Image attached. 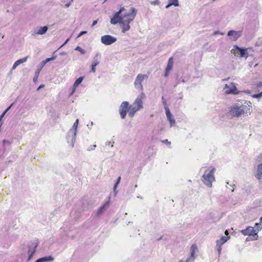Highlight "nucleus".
<instances>
[{
  "instance_id": "nucleus-16",
  "label": "nucleus",
  "mask_w": 262,
  "mask_h": 262,
  "mask_svg": "<svg viewBox=\"0 0 262 262\" xmlns=\"http://www.w3.org/2000/svg\"><path fill=\"white\" fill-rule=\"evenodd\" d=\"M255 176L258 180L261 179L262 176V163L257 165V172Z\"/></svg>"
},
{
  "instance_id": "nucleus-43",
  "label": "nucleus",
  "mask_w": 262,
  "mask_h": 262,
  "mask_svg": "<svg viewBox=\"0 0 262 262\" xmlns=\"http://www.w3.org/2000/svg\"><path fill=\"white\" fill-rule=\"evenodd\" d=\"M251 240L250 237H247L246 241H249Z\"/></svg>"
},
{
  "instance_id": "nucleus-29",
  "label": "nucleus",
  "mask_w": 262,
  "mask_h": 262,
  "mask_svg": "<svg viewBox=\"0 0 262 262\" xmlns=\"http://www.w3.org/2000/svg\"><path fill=\"white\" fill-rule=\"evenodd\" d=\"M114 141H107L105 143V145L113 147L114 146Z\"/></svg>"
},
{
  "instance_id": "nucleus-24",
  "label": "nucleus",
  "mask_w": 262,
  "mask_h": 262,
  "mask_svg": "<svg viewBox=\"0 0 262 262\" xmlns=\"http://www.w3.org/2000/svg\"><path fill=\"white\" fill-rule=\"evenodd\" d=\"M256 229V232H258L260 230L262 229V225L260 223H257L255 224L254 227Z\"/></svg>"
},
{
  "instance_id": "nucleus-9",
  "label": "nucleus",
  "mask_w": 262,
  "mask_h": 262,
  "mask_svg": "<svg viewBox=\"0 0 262 262\" xmlns=\"http://www.w3.org/2000/svg\"><path fill=\"white\" fill-rule=\"evenodd\" d=\"M148 76L145 74H138L136 78L134 84L136 88L143 90L142 82L145 78H147Z\"/></svg>"
},
{
  "instance_id": "nucleus-51",
  "label": "nucleus",
  "mask_w": 262,
  "mask_h": 262,
  "mask_svg": "<svg viewBox=\"0 0 262 262\" xmlns=\"http://www.w3.org/2000/svg\"><path fill=\"white\" fill-rule=\"evenodd\" d=\"M139 198L142 199V197L138 196Z\"/></svg>"
},
{
  "instance_id": "nucleus-37",
  "label": "nucleus",
  "mask_w": 262,
  "mask_h": 262,
  "mask_svg": "<svg viewBox=\"0 0 262 262\" xmlns=\"http://www.w3.org/2000/svg\"><path fill=\"white\" fill-rule=\"evenodd\" d=\"M86 33V31H81L78 35V37L81 36L82 35Z\"/></svg>"
},
{
  "instance_id": "nucleus-42",
  "label": "nucleus",
  "mask_w": 262,
  "mask_h": 262,
  "mask_svg": "<svg viewBox=\"0 0 262 262\" xmlns=\"http://www.w3.org/2000/svg\"><path fill=\"white\" fill-rule=\"evenodd\" d=\"M225 235H226L227 236H228V234H229V233H228V231L227 230H226V231H225Z\"/></svg>"
},
{
  "instance_id": "nucleus-19",
  "label": "nucleus",
  "mask_w": 262,
  "mask_h": 262,
  "mask_svg": "<svg viewBox=\"0 0 262 262\" xmlns=\"http://www.w3.org/2000/svg\"><path fill=\"white\" fill-rule=\"evenodd\" d=\"M37 246V244H35L33 247V250L32 251H31L30 249H29L28 254H29V257L27 259L28 261L30 260L31 259L33 256L34 254H35V253L36 252V248Z\"/></svg>"
},
{
  "instance_id": "nucleus-20",
  "label": "nucleus",
  "mask_w": 262,
  "mask_h": 262,
  "mask_svg": "<svg viewBox=\"0 0 262 262\" xmlns=\"http://www.w3.org/2000/svg\"><path fill=\"white\" fill-rule=\"evenodd\" d=\"M83 80V77H80L79 78H78L76 81L75 82H74V85H73V90H72V94L75 92L76 88L78 86V85L81 83V82H82Z\"/></svg>"
},
{
  "instance_id": "nucleus-4",
  "label": "nucleus",
  "mask_w": 262,
  "mask_h": 262,
  "mask_svg": "<svg viewBox=\"0 0 262 262\" xmlns=\"http://www.w3.org/2000/svg\"><path fill=\"white\" fill-rule=\"evenodd\" d=\"M215 171V169L214 168H212L209 171L206 170L202 177V181L208 187H211L212 182L215 181L214 176Z\"/></svg>"
},
{
  "instance_id": "nucleus-39",
  "label": "nucleus",
  "mask_w": 262,
  "mask_h": 262,
  "mask_svg": "<svg viewBox=\"0 0 262 262\" xmlns=\"http://www.w3.org/2000/svg\"><path fill=\"white\" fill-rule=\"evenodd\" d=\"M97 23V20H94L92 24V27L94 26Z\"/></svg>"
},
{
  "instance_id": "nucleus-30",
  "label": "nucleus",
  "mask_w": 262,
  "mask_h": 262,
  "mask_svg": "<svg viewBox=\"0 0 262 262\" xmlns=\"http://www.w3.org/2000/svg\"><path fill=\"white\" fill-rule=\"evenodd\" d=\"M253 98H260L262 97V92L258 94H254L252 96Z\"/></svg>"
},
{
  "instance_id": "nucleus-50",
  "label": "nucleus",
  "mask_w": 262,
  "mask_h": 262,
  "mask_svg": "<svg viewBox=\"0 0 262 262\" xmlns=\"http://www.w3.org/2000/svg\"><path fill=\"white\" fill-rule=\"evenodd\" d=\"M139 198L142 199V197L138 196Z\"/></svg>"
},
{
  "instance_id": "nucleus-23",
  "label": "nucleus",
  "mask_w": 262,
  "mask_h": 262,
  "mask_svg": "<svg viewBox=\"0 0 262 262\" xmlns=\"http://www.w3.org/2000/svg\"><path fill=\"white\" fill-rule=\"evenodd\" d=\"M120 180H121V177H119L114 186V188H113V190H114V192H115V195H116L117 192L116 191V189H117V187L118 185V184H119L120 182Z\"/></svg>"
},
{
  "instance_id": "nucleus-17",
  "label": "nucleus",
  "mask_w": 262,
  "mask_h": 262,
  "mask_svg": "<svg viewBox=\"0 0 262 262\" xmlns=\"http://www.w3.org/2000/svg\"><path fill=\"white\" fill-rule=\"evenodd\" d=\"M54 259V258L51 256H45L41 257L38 259H37L35 262H47V261H53Z\"/></svg>"
},
{
  "instance_id": "nucleus-13",
  "label": "nucleus",
  "mask_w": 262,
  "mask_h": 262,
  "mask_svg": "<svg viewBox=\"0 0 262 262\" xmlns=\"http://www.w3.org/2000/svg\"><path fill=\"white\" fill-rule=\"evenodd\" d=\"M235 49L238 50L240 53V56L241 57H248V52H247V49L241 48L237 46L234 47Z\"/></svg>"
},
{
  "instance_id": "nucleus-3",
  "label": "nucleus",
  "mask_w": 262,
  "mask_h": 262,
  "mask_svg": "<svg viewBox=\"0 0 262 262\" xmlns=\"http://www.w3.org/2000/svg\"><path fill=\"white\" fill-rule=\"evenodd\" d=\"M251 109V107L249 105L235 104L231 107L230 112L231 115H244L250 114Z\"/></svg>"
},
{
  "instance_id": "nucleus-2",
  "label": "nucleus",
  "mask_w": 262,
  "mask_h": 262,
  "mask_svg": "<svg viewBox=\"0 0 262 262\" xmlns=\"http://www.w3.org/2000/svg\"><path fill=\"white\" fill-rule=\"evenodd\" d=\"M145 95L142 93L135 100L134 103L130 105L128 102L123 101L122 102L119 108L120 115H134L137 112L143 108V100Z\"/></svg>"
},
{
  "instance_id": "nucleus-1",
  "label": "nucleus",
  "mask_w": 262,
  "mask_h": 262,
  "mask_svg": "<svg viewBox=\"0 0 262 262\" xmlns=\"http://www.w3.org/2000/svg\"><path fill=\"white\" fill-rule=\"evenodd\" d=\"M137 12L134 8H131L129 12H127L123 7L117 12L111 18L110 23L113 25L119 23L122 25V32L125 33L130 28L129 24L136 16Z\"/></svg>"
},
{
  "instance_id": "nucleus-6",
  "label": "nucleus",
  "mask_w": 262,
  "mask_h": 262,
  "mask_svg": "<svg viewBox=\"0 0 262 262\" xmlns=\"http://www.w3.org/2000/svg\"><path fill=\"white\" fill-rule=\"evenodd\" d=\"M224 89H226L225 93L227 94L237 95L239 93V91L237 90L235 84L233 82L231 83L229 85L226 84Z\"/></svg>"
},
{
  "instance_id": "nucleus-40",
  "label": "nucleus",
  "mask_w": 262,
  "mask_h": 262,
  "mask_svg": "<svg viewBox=\"0 0 262 262\" xmlns=\"http://www.w3.org/2000/svg\"><path fill=\"white\" fill-rule=\"evenodd\" d=\"M258 161H259L260 160H262V154H260V155L258 157Z\"/></svg>"
},
{
  "instance_id": "nucleus-47",
  "label": "nucleus",
  "mask_w": 262,
  "mask_h": 262,
  "mask_svg": "<svg viewBox=\"0 0 262 262\" xmlns=\"http://www.w3.org/2000/svg\"><path fill=\"white\" fill-rule=\"evenodd\" d=\"M69 4H67V5H66V7H69Z\"/></svg>"
},
{
  "instance_id": "nucleus-18",
  "label": "nucleus",
  "mask_w": 262,
  "mask_h": 262,
  "mask_svg": "<svg viewBox=\"0 0 262 262\" xmlns=\"http://www.w3.org/2000/svg\"><path fill=\"white\" fill-rule=\"evenodd\" d=\"M28 59V57H26L25 58H23L22 59L17 60L13 64L12 69H15L19 64L23 63L27 61Z\"/></svg>"
},
{
  "instance_id": "nucleus-8",
  "label": "nucleus",
  "mask_w": 262,
  "mask_h": 262,
  "mask_svg": "<svg viewBox=\"0 0 262 262\" xmlns=\"http://www.w3.org/2000/svg\"><path fill=\"white\" fill-rule=\"evenodd\" d=\"M116 38L110 35L102 36L101 38V41L105 45H110L116 41Z\"/></svg>"
},
{
  "instance_id": "nucleus-27",
  "label": "nucleus",
  "mask_w": 262,
  "mask_h": 262,
  "mask_svg": "<svg viewBox=\"0 0 262 262\" xmlns=\"http://www.w3.org/2000/svg\"><path fill=\"white\" fill-rule=\"evenodd\" d=\"M75 50L80 52L81 54H84L85 53V51L79 46H77L75 48Z\"/></svg>"
},
{
  "instance_id": "nucleus-10",
  "label": "nucleus",
  "mask_w": 262,
  "mask_h": 262,
  "mask_svg": "<svg viewBox=\"0 0 262 262\" xmlns=\"http://www.w3.org/2000/svg\"><path fill=\"white\" fill-rule=\"evenodd\" d=\"M230 238V236H222L219 240H217L216 242V245L217 248V250L220 254L221 253L222 248L221 246L223 245L225 242H226Z\"/></svg>"
},
{
  "instance_id": "nucleus-31",
  "label": "nucleus",
  "mask_w": 262,
  "mask_h": 262,
  "mask_svg": "<svg viewBox=\"0 0 262 262\" xmlns=\"http://www.w3.org/2000/svg\"><path fill=\"white\" fill-rule=\"evenodd\" d=\"M55 59V56H53V57H52L51 58H48L45 61H43V62H44V63H46L47 62H49V61H50L51 60H54Z\"/></svg>"
},
{
  "instance_id": "nucleus-34",
  "label": "nucleus",
  "mask_w": 262,
  "mask_h": 262,
  "mask_svg": "<svg viewBox=\"0 0 262 262\" xmlns=\"http://www.w3.org/2000/svg\"><path fill=\"white\" fill-rule=\"evenodd\" d=\"M7 144V145H10V142L9 141H7L6 140H3V145H4V146H5Z\"/></svg>"
},
{
  "instance_id": "nucleus-21",
  "label": "nucleus",
  "mask_w": 262,
  "mask_h": 262,
  "mask_svg": "<svg viewBox=\"0 0 262 262\" xmlns=\"http://www.w3.org/2000/svg\"><path fill=\"white\" fill-rule=\"evenodd\" d=\"M167 118V120L169 121L170 123V126H173L175 125L176 120L174 118V116H166Z\"/></svg>"
},
{
  "instance_id": "nucleus-48",
  "label": "nucleus",
  "mask_w": 262,
  "mask_h": 262,
  "mask_svg": "<svg viewBox=\"0 0 262 262\" xmlns=\"http://www.w3.org/2000/svg\"><path fill=\"white\" fill-rule=\"evenodd\" d=\"M226 187L227 188H229V187L227 186V185H226Z\"/></svg>"
},
{
  "instance_id": "nucleus-38",
  "label": "nucleus",
  "mask_w": 262,
  "mask_h": 262,
  "mask_svg": "<svg viewBox=\"0 0 262 262\" xmlns=\"http://www.w3.org/2000/svg\"><path fill=\"white\" fill-rule=\"evenodd\" d=\"M166 115H171L170 111L168 108L166 110Z\"/></svg>"
},
{
  "instance_id": "nucleus-11",
  "label": "nucleus",
  "mask_w": 262,
  "mask_h": 262,
  "mask_svg": "<svg viewBox=\"0 0 262 262\" xmlns=\"http://www.w3.org/2000/svg\"><path fill=\"white\" fill-rule=\"evenodd\" d=\"M173 66V58L172 57L168 59L167 65L165 68V72L164 74L165 77H167L169 75V72L172 69Z\"/></svg>"
},
{
  "instance_id": "nucleus-12",
  "label": "nucleus",
  "mask_w": 262,
  "mask_h": 262,
  "mask_svg": "<svg viewBox=\"0 0 262 262\" xmlns=\"http://www.w3.org/2000/svg\"><path fill=\"white\" fill-rule=\"evenodd\" d=\"M198 250V247L195 244H193L190 248V255L187 259V261H193L195 257L194 256L195 253Z\"/></svg>"
},
{
  "instance_id": "nucleus-45",
  "label": "nucleus",
  "mask_w": 262,
  "mask_h": 262,
  "mask_svg": "<svg viewBox=\"0 0 262 262\" xmlns=\"http://www.w3.org/2000/svg\"><path fill=\"white\" fill-rule=\"evenodd\" d=\"M259 220H260V223L261 224L262 223V216L260 217Z\"/></svg>"
},
{
  "instance_id": "nucleus-28",
  "label": "nucleus",
  "mask_w": 262,
  "mask_h": 262,
  "mask_svg": "<svg viewBox=\"0 0 262 262\" xmlns=\"http://www.w3.org/2000/svg\"><path fill=\"white\" fill-rule=\"evenodd\" d=\"M226 184L229 185V187H230L232 188L231 192H233L234 190V188L235 187V185L233 183L229 184L228 182H226Z\"/></svg>"
},
{
  "instance_id": "nucleus-35",
  "label": "nucleus",
  "mask_w": 262,
  "mask_h": 262,
  "mask_svg": "<svg viewBox=\"0 0 262 262\" xmlns=\"http://www.w3.org/2000/svg\"><path fill=\"white\" fill-rule=\"evenodd\" d=\"M235 32L234 31L230 30L228 32V36H232L233 35Z\"/></svg>"
},
{
  "instance_id": "nucleus-14",
  "label": "nucleus",
  "mask_w": 262,
  "mask_h": 262,
  "mask_svg": "<svg viewBox=\"0 0 262 262\" xmlns=\"http://www.w3.org/2000/svg\"><path fill=\"white\" fill-rule=\"evenodd\" d=\"M99 64V61L98 59V55H97L93 58V62L92 64L91 70L90 72L95 73L96 72L95 67Z\"/></svg>"
},
{
  "instance_id": "nucleus-41",
  "label": "nucleus",
  "mask_w": 262,
  "mask_h": 262,
  "mask_svg": "<svg viewBox=\"0 0 262 262\" xmlns=\"http://www.w3.org/2000/svg\"><path fill=\"white\" fill-rule=\"evenodd\" d=\"M44 86H45V85H44L43 84H41V85H40L38 88L37 90H39V89H41V88H43V87H44Z\"/></svg>"
},
{
  "instance_id": "nucleus-36",
  "label": "nucleus",
  "mask_w": 262,
  "mask_h": 262,
  "mask_svg": "<svg viewBox=\"0 0 262 262\" xmlns=\"http://www.w3.org/2000/svg\"><path fill=\"white\" fill-rule=\"evenodd\" d=\"M12 104H11L10 106H9L2 114V115H4L6 114L7 112L10 108Z\"/></svg>"
},
{
  "instance_id": "nucleus-5",
  "label": "nucleus",
  "mask_w": 262,
  "mask_h": 262,
  "mask_svg": "<svg viewBox=\"0 0 262 262\" xmlns=\"http://www.w3.org/2000/svg\"><path fill=\"white\" fill-rule=\"evenodd\" d=\"M241 233L244 235H249L253 236L252 240H256L258 238L257 232L254 227L248 226L246 229L242 230Z\"/></svg>"
},
{
  "instance_id": "nucleus-26",
  "label": "nucleus",
  "mask_w": 262,
  "mask_h": 262,
  "mask_svg": "<svg viewBox=\"0 0 262 262\" xmlns=\"http://www.w3.org/2000/svg\"><path fill=\"white\" fill-rule=\"evenodd\" d=\"M79 120L78 119H77L76 121L74 122V124L73 125V126L71 129H73V130H75L77 132V128L78 126Z\"/></svg>"
},
{
  "instance_id": "nucleus-32",
  "label": "nucleus",
  "mask_w": 262,
  "mask_h": 262,
  "mask_svg": "<svg viewBox=\"0 0 262 262\" xmlns=\"http://www.w3.org/2000/svg\"><path fill=\"white\" fill-rule=\"evenodd\" d=\"M161 142H162L163 143L166 144L167 145H170L171 144V142L168 141L167 139L162 140Z\"/></svg>"
},
{
  "instance_id": "nucleus-22",
  "label": "nucleus",
  "mask_w": 262,
  "mask_h": 262,
  "mask_svg": "<svg viewBox=\"0 0 262 262\" xmlns=\"http://www.w3.org/2000/svg\"><path fill=\"white\" fill-rule=\"evenodd\" d=\"M48 30V27L47 26H43L42 27H40L37 31V34H45L47 31Z\"/></svg>"
},
{
  "instance_id": "nucleus-33",
  "label": "nucleus",
  "mask_w": 262,
  "mask_h": 262,
  "mask_svg": "<svg viewBox=\"0 0 262 262\" xmlns=\"http://www.w3.org/2000/svg\"><path fill=\"white\" fill-rule=\"evenodd\" d=\"M96 147V145H91L88 148V150H94L95 149V147Z\"/></svg>"
},
{
  "instance_id": "nucleus-15",
  "label": "nucleus",
  "mask_w": 262,
  "mask_h": 262,
  "mask_svg": "<svg viewBox=\"0 0 262 262\" xmlns=\"http://www.w3.org/2000/svg\"><path fill=\"white\" fill-rule=\"evenodd\" d=\"M109 205V202H105L103 205H102L101 206H100L97 210V215L99 216L101 215L103 211H104L105 208L107 207Z\"/></svg>"
},
{
  "instance_id": "nucleus-49",
  "label": "nucleus",
  "mask_w": 262,
  "mask_h": 262,
  "mask_svg": "<svg viewBox=\"0 0 262 262\" xmlns=\"http://www.w3.org/2000/svg\"><path fill=\"white\" fill-rule=\"evenodd\" d=\"M137 185H135V187L137 188Z\"/></svg>"
},
{
  "instance_id": "nucleus-46",
  "label": "nucleus",
  "mask_w": 262,
  "mask_h": 262,
  "mask_svg": "<svg viewBox=\"0 0 262 262\" xmlns=\"http://www.w3.org/2000/svg\"><path fill=\"white\" fill-rule=\"evenodd\" d=\"M246 193H247V194H249V193H250V191H247V190H246Z\"/></svg>"
},
{
  "instance_id": "nucleus-7",
  "label": "nucleus",
  "mask_w": 262,
  "mask_h": 262,
  "mask_svg": "<svg viewBox=\"0 0 262 262\" xmlns=\"http://www.w3.org/2000/svg\"><path fill=\"white\" fill-rule=\"evenodd\" d=\"M76 133L77 132L73 130V129H70L67 135V141L72 147H74L76 139Z\"/></svg>"
},
{
  "instance_id": "nucleus-44",
  "label": "nucleus",
  "mask_w": 262,
  "mask_h": 262,
  "mask_svg": "<svg viewBox=\"0 0 262 262\" xmlns=\"http://www.w3.org/2000/svg\"><path fill=\"white\" fill-rule=\"evenodd\" d=\"M126 116H121V119H125Z\"/></svg>"
},
{
  "instance_id": "nucleus-25",
  "label": "nucleus",
  "mask_w": 262,
  "mask_h": 262,
  "mask_svg": "<svg viewBox=\"0 0 262 262\" xmlns=\"http://www.w3.org/2000/svg\"><path fill=\"white\" fill-rule=\"evenodd\" d=\"M40 71L38 70L36 71L35 75L33 77V81L36 83L37 81L39 75Z\"/></svg>"
}]
</instances>
